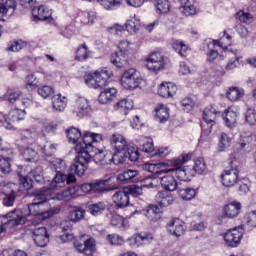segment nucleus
Returning a JSON list of instances; mask_svg holds the SVG:
<instances>
[{
    "label": "nucleus",
    "mask_w": 256,
    "mask_h": 256,
    "mask_svg": "<svg viewBox=\"0 0 256 256\" xmlns=\"http://www.w3.org/2000/svg\"><path fill=\"white\" fill-rule=\"evenodd\" d=\"M127 157H129L127 151H114L109 161H112L114 165H123L127 161Z\"/></svg>",
    "instance_id": "de8ad7c7"
},
{
    "label": "nucleus",
    "mask_w": 256,
    "mask_h": 256,
    "mask_svg": "<svg viewBox=\"0 0 256 256\" xmlns=\"http://www.w3.org/2000/svg\"><path fill=\"white\" fill-rule=\"evenodd\" d=\"M118 49V53H120V55L129 57V53H131V43L127 40H122L118 43Z\"/></svg>",
    "instance_id": "69168bd1"
},
{
    "label": "nucleus",
    "mask_w": 256,
    "mask_h": 256,
    "mask_svg": "<svg viewBox=\"0 0 256 256\" xmlns=\"http://www.w3.org/2000/svg\"><path fill=\"white\" fill-rule=\"evenodd\" d=\"M172 47L174 49V51H176V53H178V55H180V57H187L189 55V53L191 52V49L187 47V45L185 44V42L181 41V40H175L172 43Z\"/></svg>",
    "instance_id": "4c0bfd02"
},
{
    "label": "nucleus",
    "mask_w": 256,
    "mask_h": 256,
    "mask_svg": "<svg viewBox=\"0 0 256 256\" xmlns=\"http://www.w3.org/2000/svg\"><path fill=\"white\" fill-rule=\"evenodd\" d=\"M89 111H91V104L89 100L83 96H77L74 101L72 113L77 117H85Z\"/></svg>",
    "instance_id": "9b49d317"
},
{
    "label": "nucleus",
    "mask_w": 256,
    "mask_h": 256,
    "mask_svg": "<svg viewBox=\"0 0 256 256\" xmlns=\"http://www.w3.org/2000/svg\"><path fill=\"white\" fill-rule=\"evenodd\" d=\"M95 19H97V14L94 11L91 12H79L76 21L81 23L82 25H89V23H95Z\"/></svg>",
    "instance_id": "c9c22d12"
},
{
    "label": "nucleus",
    "mask_w": 256,
    "mask_h": 256,
    "mask_svg": "<svg viewBox=\"0 0 256 256\" xmlns=\"http://www.w3.org/2000/svg\"><path fill=\"white\" fill-rule=\"evenodd\" d=\"M146 61V67L149 71L157 73L158 71H163V69H165V57L161 52H152Z\"/></svg>",
    "instance_id": "1a4fd4ad"
},
{
    "label": "nucleus",
    "mask_w": 256,
    "mask_h": 256,
    "mask_svg": "<svg viewBox=\"0 0 256 256\" xmlns=\"http://www.w3.org/2000/svg\"><path fill=\"white\" fill-rule=\"evenodd\" d=\"M27 44L23 42L22 40L19 41H10L8 43V47L6 48V51H10L12 53H17V51H21L23 47H25Z\"/></svg>",
    "instance_id": "0e129e2a"
},
{
    "label": "nucleus",
    "mask_w": 256,
    "mask_h": 256,
    "mask_svg": "<svg viewBox=\"0 0 256 256\" xmlns=\"http://www.w3.org/2000/svg\"><path fill=\"white\" fill-rule=\"evenodd\" d=\"M103 141V136L99 133L85 132L83 135V141L76 145V151L80 153H91L95 150L93 144Z\"/></svg>",
    "instance_id": "423d86ee"
},
{
    "label": "nucleus",
    "mask_w": 256,
    "mask_h": 256,
    "mask_svg": "<svg viewBox=\"0 0 256 256\" xmlns=\"http://www.w3.org/2000/svg\"><path fill=\"white\" fill-rule=\"evenodd\" d=\"M75 249L83 255H93L95 253V239L89 238L84 242L77 240L74 243Z\"/></svg>",
    "instance_id": "2eb2a0df"
},
{
    "label": "nucleus",
    "mask_w": 256,
    "mask_h": 256,
    "mask_svg": "<svg viewBox=\"0 0 256 256\" xmlns=\"http://www.w3.org/2000/svg\"><path fill=\"white\" fill-rule=\"evenodd\" d=\"M253 139H255V136L253 135H241L240 140L236 144L237 149L243 150L245 147H248V145H251L253 143Z\"/></svg>",
    "instance_id": "4d7b16f0"
},
{
    "label": "nucleus",
    "mask_w": 256,
    "mask_h": 256,
    "mask_svg": "<svg viewBox=\"0 0 256 256\" xmlns=\"http://www.w3.org/2000/svg\"><path fill=\"white\" fill-rule=\"evenodd\" d=\"M89 155H91V161L93 160L96 165H109L105 151L99 150L96 147L92 152H89Z\"/></svg>",
    "instance_id": "2f4dec72"
},
{
    "label": "nucleus",
    "mask_w": 256,
    "mask_h": 256,
    "mask_svg": "<svg viewBox=\"0 0 256 256\" xmlns=\"http://www.w3.org/2000/svg\"><path fill=\"white\" fill-rule=\"evenodd\" d=\"M106 240L108 243H110V245L115 246L123 245L125 243V239L117 234H108L106 236Z\"/></svg>",
    "instance_id": "774afa93"
},
{
    "label": "nucleus",
    "mask_w": 256,
    "mask_h": 256,
    "mask_svg": "<svg viewBox=\"0 0 256 256\" xmlns=\"http://www.w3.org/2000/svg\"><path fill=\"white\" fill-rule=\"evenodd\" d=\"M95 75L98 89H103V87H107V85H109V79H111L113 76V72L107 68H104L101 71L97 70Z\"/></svg>",
    "instance_id": "6ab92c4d"
},
{
    "label": "nucleus",
    "mask_w": 256,
    "mask_h": 256,
    "mask_svg": "<svg viewBox=\"0 0 256 256\" xmlns=\"http://www.w3.org/2000/svg\"><path fill=\"white\" fill-rule=\"evenodd\" d=\"M141 81H143V78L135 68L126 70L121 77V85L124 89H137L141 85Z\"/></svg>",
    "instance_id": "6e6552de"
},
{
    "label": "nucleus",
    "mask_w": 256,
    "mask_h": 256,
    "mask_svg": "<svg viewBox=\"0 0 256 256\" xmlns=\"http://www.w3.org/2000/svg\"><path fill=\"white\" fill-rule=\"evenodd\" d=\"M52 192L53 188L35 190L34 200L27 205L25 210L27 217L33 215L34 217H39L42 221H45V203H47L49 199H53V196H51Z\"/></svg>",
    "instance_id": "f257e3e1"
},
{
    "label": "nucleus",
    "mask_w": 256,
    "mask_h": 256,
    "mask_svg": "<svg viewBox=\"0 0 256 256\" xmlns=\"http://www.w3.org/2000/svg\"><path fill=\"white\" fill-rule=\"evenodd\" d=\"M217 113H219L212 105L207 106L203 111V121L201 124L202 135L201 139L207 135H211L213 127L217 125L215 119H217Z\"/></svg>",
    "instance_id": "39448f33"
},
{
    "label": "nucleus",
    "mask_w": 256,
    "mask_h": 256,
    "mask_svg": "<svg viewBox=\"0 0 256 256\" xmlns=\"http://www.w3.org/2000/svg\"><path fill=\"white\" fill-rule=\"evenodd\" d=\"M20 135L21 141H31L30 143H32L39 137V128L31 126L30 128L22 129Z\"/></svg>",
    "instance_id": "c756f323"
},
{
    "label": "nucleus",
    "mask_w": 256,
    "mask_h": 256,
    "mask_svg": "<svg viewBox=\"0 0 256 256\" xmlns=\"http://www.w3.org/2000/svg\"><path fill=\"white\" fill-rule=\"evenodd\" d=\"M107 209V205H105V202H98L94 204H89L88 211L91 213V215H101L103 211Z\"/></svg>",
    "instance_id": "6e6d98bb"
},
{
    "label": "nucleus",
    "mask_w": 256,
    "mask_h": 256,
    "mask_svg": "<svg viewBox=\"0 0 256 256\" xmlns=\"http://www.w3.org/2000/svg\"><path fill=\"white\" fill-rule=\"evenodd\" d=\"M231 147V138L226 133H222L218 143L219 151H227Z\"/></svg>",
    "instance_id": "bf43d9fd"
},
{
    "label": "nucleus",
    "mask_w": 256,
    "mask_h": 256,
    "mask_svg": "<svg viewBox=\"0 0 256 256\" xmlns=\"http://www.w3.org/2000/svg\"><path fill=\"white\" fill-rule=\"evenodd\" d=\"M244 95L245 90L239 89L238 87H231L227 92V99H229V101H239Z\"/></svg>",
    "instance_id": "8fccbe9b"
},
{
    "label": "nucleus",
    "mask_w": 256,
    "mask_h": 256,
    "mask_svg": "<svg viewBox=\"0 0 256 256\" xmlns=\"http://www.w3.org/2000/svg\"><path fill=\"white\" fill-rule=\"evenodd\" d=\"M38 94L40 97H43V99H49V97H53L55 95V89L51 86H42L38 88Z\"/></svg>",
    "instance_id": "338daca9"
},
{
    "label": "nucleus",
    "mask_w": 256,
    "mask_h": 256,
    "mask_svg": "<svg viewBox=\"0 0 256 256\" xmlns=\"http://www.w3.org/2000/svg\"><path fill=\"white\" fill-rule=\"evenodd\" d=\"M145 217L155 223L163 217V209L157 205H150L145 211Z\"/></svg>",
    "instance_id": "bb28decb"
},
{
    "label": "nucleus",
    "mask_w": 256,
    "mask_h": 256,
    "mask_svg": "<svg viewBox=\"0 0 256 256\" xmlns=\"http://www.w3.org/2000/svg\"><path fill=\"white\" fill-rule=\"evenodd\" d=\"M66 135L68 137L69 143H72L73 145H75V143H77V141L81 139L82 134H81V130L75 127H71L66 130Z\"/></svg>",
    "instance_id": "603ef678"
},
{
    "label": "nucleus",
    "mask_w": 256,
    "mask_h": 256,
    "mask_svg": "<svg viewBox=\"0 0 256 256\" xmlns=\"http://www.w3.org/2000/svg\"><path fill=\"white\" fill-rule=\"evenodd\" d=\"M213 47H221L222 49H227L228 45H231V35L226 34L224 31L223 36L221 37L220 40H213L212 42Z\"/></svg>",
    "instance_id": "13d9d810"
},
{
    "label": "nucleus",
    "mask_w": 256,
    "mask_h": 256,
    "mask_svg": "<svg viewBox=\"0 0 256 256\" xmlns=\"http://www.w3.org/2000/svg\"><path fill=\"white\" fill-rule=\"evenodd\" d=\"M78 192L79 187L73 186L64 191L56 193L55 196H52V199H57L58 201H69L70 199H73V197H77Z\"/></svg>",
    "instance_id": "b1692460"
},
{
    "label": "nucleus",
    "mask_w": 256,
    "mask_h": 256,
    "mask_svg": "<svg viewBox=\"0 0 256 256\" xmlns=\"http://www.w3.org/2000/svg\"><path fill=\"white\" fill-rule=\"evenodd\" d=\"M112 201L118 209H125V207H129V192L125 190L116 191L112 195Z\"/></svg>",
    "instance_id": "f3484780"
},
{
    "label": "nucleus",
    "mask_w": 256,
    "mask_h": 256,
    "mask_svg": "<svg viewBox=\"0 0 256 256\" xmlns=\"http://www.w3.org/2000/svg\"><path fill=\"white\" fill-rule=\"evenodd\" d=\"M52 105L55 111H65V107H67V97L57 94L53 97Z\"/></svg>",
    "instance_id": "79ce46f5"
},
{
    "label": "nucleus",
    "mask_w": 256,
    "mask_h": 256,
    "mask_svg": "<svg viewBox=\"0 0 256 256\" xmlns=\"http://www.w3.org/2000/svg\"><path fill=\"white\" fill-rule=\"evenodd\" d=\"M140 147L144 153H153L155 151V147L153 146V139L144 138L140 140Z\"/></svg>",
    "instance_id": "052dcab7"
},
{
    "label": "nucleus",
    "mask_w": 256,
    "mask_h": 256,
    "mask_svg": "<svg viewBox=\"0 0 256 256\" xmlns=\"http://www.w3.org/2000/svg\"><path fill=\"white\" fill-rule=\"evenodd\" d=\"M53 13L44 5L32 9V16L36 21H49Z\"/></svg>",
    "instance_id": "412c9836"
},
{
    "label": "nucleus",
    "mask_w": 256,
    "mask_h": 256,
    "mask_svg": "<svg viewBox=\"0 0 256 256\" xmlns=\"http://www.w3.org/2000/svg\"><path fill=\"white\" fill-rule=\"evenodd\" d=\"M110 146L113 151H127L130 161H139V150L135 147H129L125 136L114 133L110 137Z\"/></svg>",
    "instance_id": "7ed1b4c3"
},
{
    "label": "nucleus",
    "mask_w": 256,
    "mask_h": 256,
    "mask_svg": "<svg viewBox=\"0 0 256 256\" xmlns=\"http://www.w3.org/2000/svg\"><path fill=\"white\" fill-rule=\"evenodd\" d=\"M22 157L26 163H35L39 159V154L33 148H24L22 150Z\"/></svg>",
    "instance_id": "c03bdc74"
},
{
    "label": "nucleus",
    "mask_w": 256,
    "mask_h": 256,
    "mask_svg": "<svg viewBox=\"0 0 256 256\" xmlns=\"http://www.w3.org/2000/svg\"><path fill=\"white\" fill-rule=\"evenodd\" d=\"M17 9V1L1 0L0 1V17H11Z\"/></svg>",
    "instance_id": "aec40b11"
},
{
    "label": "nucleus",
    "mask_w": 256,
    "mask_h": 256,
    "mask_svg": "<svg viewBox=\"0 0 256 256\" xmlns=\"http://www.w3.org/2000/svg\"><path fill=\"white\" fill-rule=\"evenodd\" d=\"M27 212L21 209H14L4 216H0V225L4 229L8 227H17V225H23L27 221Z\"/></svg>",
    "instance_id": "20e7f679"
},
{
    "label": "nucleus",
    "mask_w": 256,
    "mask_h": 256,
    "mask_svg": "<svg viewBox=\"0 0 256 256\" xmlns=\"http://www.w3.org/2000/svg\"><path fill=\"white\" fill-rule=\"evenodd\" d=\"M191 160V155L182 154L177 158L168 161L169 166L166 168V173H171L174 177H177L180 181H189L195 174L191 173V168L183 167L185 163Z\"/></svg>",
    "instance_id": "f03ea898"
},
{
    "label": "nucleus",
    "mask_w": 256,
    "mask_h": 256,
    "mask_svg": "<svg viewBox=\"0 0 256 256\" xmlns=\"http://www.w3.org/2000/svg\"><path fill=\"white\" fill-rule=\"evenodd\" d=\"M155 119L159 121V123H165L169 120V108L164 104H158L155 107Z\"/></svg>",
    "instance_id": "f704fd0d"
},
{
    "label": "nucleus",
    "mask_w": 256,
    "mask_h": 256,
    "mask_svg": "<svg viewBox=\"0 0 256 256\" xmlns=\"http://www.w3.org/2000/svg\"><path fill=\"white\" fill-rule=\"evenodd\" d=\"M118 181H139V171L137 170H125L123 173L119 174L117 177Z\"/></svg>",
    "instance_id": "e433bc0d"
},
{
    "label": "nucleus",
    "mask_w": 256,
    "mask_h": 256,
    "mask_svg": "<svg viewBox=\"0 0 256 256\" xmlns=\"http://www.w3.org/2000/svg\"><path fill=\"white\" fill-rule=\"evenodd\" d=\"M15 199H17V191L12 190L10 193L4 194L2 205L4 207H13L15 205Z\"/></svg>",
    "instance_id": "5fc2aeb1"
},
{
    "label": "nucleus",
    "mask_w": 256,
    "mask_h": 256,
    "mask_svg": "<svg viewBox=\"0 0 256 256\" xmlns=\"http://www.w3.org/2000/svg\"><path fill=\"white\" fill-rule=\"evenodd\" d=\"M170 235L174 237H181L185 235V222L179 218H173L166 226Z\"/></svg>",
    "instance_id": "ddd939ff"
},
{
    "label": "nucleus",
    "mask_w": 256,
    "mask_h": 256,
    "mask_svg": "<svg viewBox=\"0 0 256 256\" xmlns=\"http://www.w3.org/2000/svg\"><path fill=\"white\" fill-rule=\"evenodd\" d=\"M223 238L228 247H237L240 245L241 239H243V229H230L223 235Z\"/></svg>",
    "instance_id": "f8f14e48"
},
{
    "label": "nucleus",
    "mask_w": 256,
    "mask_h": 256,
    "mask_svg": "<svg viewBox=\"0 0 256 256\" xmlns=\"http://www.w3.org/2000/svg\"><path fill=\"white\" fill-rule=\"evenodd\" d=\"M115 97H117V90L115 88H106L99 94L98 101L101 105H107Z\"/></svg>",
    "instance_id": "c85d7f7f"
},
{
    "label": "nucleus",
    "mask_w": 256,
    "mask_h": 256,
    "mask_svg": "<svg viewBox=\"0 0 256 256\" xmlns=\"http://www.w3.org/2000/svg\"><path fill=\"white\" fill-rule=\"evenodd\" d=\"M157 199L161 207H169V205H173V196L167 194V192H158Z\"/></svg>",
    "instance_id": "3c124183"
},
{
    "label": "nucleus",
    "mask_w": 256,
    "mask_h": 256,
    "mask_svg": "<svg viewBox=\"0 0 256 256\" xmlns=\"http://www.w3.org/2000/svg\"><path fill=\"white\" fill-rule=\"evenodd\" d=\"M239 117V112L237 111V108L235 107H229L224 112V125L228 127L229 129H233L235 125H237V118Z\"/></svg>",
    "instance_id": "a211bd4d"
},
{
    "label": "nucleus",
    "mask_w": 256,
    "mask_h": 256,
    "mask_svg": "<svg viewBox=\"0 0 256 256\" xmlns=\"http://www.w3.org/2000/svg\"><path fill=\"white\" fill-rule=\"evenodd\" d=\"M153 187H154L153 180L148 178L144 181V183L141 186L137 184L129 186L128 192L133 197H139V195H143V188L153 189Z\"/></svg>",
    "instance_id": "5701e85b"
},
{
    "label": "nucleus",
    "mask_w": 256,
    "mask_h": 256,
    "mask_svg": "<svg viewBox=\"0 0 256 256\" xmlns=\"http://www.w3.org/2000/svg\"><path fill=\"white\" fill-rule=\"evenodd\" d=\"M125 27L128 33H137L141 29V20L134 16L127 20Z\"/></svg>",
    "instance_id": "49530a36"
},
{
    "label": "nucleus",
    "mask_w": 256,
    "mask_h": 256,
    "mask_svg": "<svg viewBox=\"0 0 256 256\" xmlns=\"http://www.w3.org/2000/svg\"><path fill=\"white\" fill-rule=\"evenodd\" d=\"M23 119H25V110L13 109L9 112L8 116H4L1 123L5 129L12 131V129H15V125H13V123L23 121Z\"/></svg>",
    "instance_id": "9d476101"
},
{
    "label": "nucleus",
    "mask_w": 256,
    "mask_h": 256,
    "mask_svg": "<svg viewBox=\"0 0 256 256\" xmlns=\"http://www.w3.org/2000/svg\"><path fill=\"white\" fill-rule=\"evenodd\" d=\"M129 56L121 55V52H116L111 55V63L114 67L121 69L127 65V59Z\"/></svg>",
    "instance_id": "ea45409f"
},
{
    "label": "nucleus",
    "mask_w": 256,
    "mask_h": 256,
    "mask_svg": "<svg viewBox=\"0 0 256 256\" xmlns=\"http://www.w3.org/2000/svg\"><path fill=\"white\" fill-rule=\"evenodd\" d=\"M161 186L163 187V189H165L166 191H177V180H175V176L172 175H166L164 177L161 178Z\"/></svg>",
    "instance_id": "72a5a7b5"
},
{
    "label": "nucleus",
    "mask_w": 256,
    "mask_h": 256,
    "mask_svg": "<svg viewBox=\"0 0 256 256\" xmlns=\"http://www.w3.org/2000/svg\"><path fill=\"white\" fill-rule=\"evenodd\" d=\"M49 168L55 173H61L65 172V169H67V164L65 163V160L61 158H53L49 162Z\"/></svg>",
    "instance_id": "58836bf2"
},
{
    "label": "nucleus",
    "mask_w": 256,
    "mask_h": 256,
    "mask_svg": "<svg viewBox=\"0 0 256 256\" xmlns=\"http://www.w3.org/2000/svg\"><path fill=\"white\" fill-rule=\"evenodd\" d=\"M91 163V154L87 152H78V156L74 159V163L70 166V170L78 177H83L85 171L89 169Z\"/></svg>",
    "instance_id": "0eeeda50"
},
{
    "label": "nucleus",
    "mask_w": 256,
    "mask_h": 256,
    "mask_svg": "<svg viewBox=\"0 0 256 256\" xmlns=\"http://www.w3.org/2000/svg\"><path fill=\"white\" fill-rule=\"evenodd\" d=\"M221 179L224 187H234L237 181H239V170L237 168L225 170L221 175Z\"/></svg>",
    "instance_id": "4468645a"
},
{
    "label": "nucleus",
    "mask_w": 256,
    "mask_h": 256,
    "mask_svg": "<svg viewBox=\"0 0 256 256\" xmlns=\"http://www.w3.org/2000/svg\"><path fill=\"white\" fill-rule=\"evenodd\" d=\"M241 213V204L239 202H231L224 207V214L229 219L237 217Z\"/></svg>",
    "instance_id": "473e14b6"
},
{
    "label": "nucleus",
    "mask_w": 256,
    "mask_h": 256,
    "mask_svg": "<svg viewBox=\"0 0 256 256\" xmlns=\"http://www.w3.org/2000/svg\"><path fill=\"white\" fill-rule=\"evenodd\" d=\"M153 239L151 234L140 233L128 239V245L132 248L139 247L143 243H149Z\"/></svg>",
    "instance_id": "393cba45"
},
{
    "label": "nucleus",
    "mask_w": 256,
    "mask_h": 256,
    "mask_svg": "<svg viewBox=\"0 0 256 256\" xmlns=\"http://www.w3.org/2000/svg\"><path fill=\"white\" fill-rule=\"evenodd\" d=\"M167 167H169V163H157L150 164L146 163L142 166L143 171H147L148 173H152L153 175H161V173H167Z\"/></svg>",
    "instance_id": "4be33fe9"
},
{
    "label": "nucleus",
    "mask_w": 256,
    "mask_h": 256,
    "mask_svg": "<svg viewBox=\"0 0 256 256\" xmlns=\"http://www.w3.org/2000/svg\"><path fill=\"white\" fill-rule=\"evenodd\" d=\"M33 240L38 247H46L49 243V234L47 228L38 227L33 230Z\"/></svg>",
    "instance_id": "dca6fc26"
},
{
    "label": "nucleus",
    "mask_w": 256,
    "mask_h": 256,
    "mask_svg": "<svg viewBox=\"0 0 256 256\" xmlns=\"http://www.w3.org/2000/svg\"><path fill=\"white\" fill-rule=\"evenodd\" d=\"M53 181L56 185H71L77 181V178L74 174L66 175L65 172H56Z\"/></svg>",
    "instance_id": "cd10ccee"
},
{
    "label": "nucleus",
    "mask_w": 256,
    "mask_h": 256,
    "mask_svg": "<svg viewBox=\"0 0 256 256\" xmlns=\"http://www.w3.org/2000/svg\"><path fill=\"white\" fill-rule=\"evenodd\" d=\"M99 3L104 9L107 11L111 9H116V7H119L121 3H123V0H99Z\"/></svg>",
    "instance_id": "680f3d73"
},
{
    "label": "nucleus",
    "mask_w": 256,
    "mask_h": 256,
    "mask_svg": "<svg viewBox=\"0 0 256 256\" xmlns=\"http://www.w3.org/2000/svg\"><path fill=\"white\" fill-rule=\"evenodd\" d=\"M20 185L29 191L33 187V179L30 175L23 173V171L18 172Z\"/></svg>",
    "instance_id": "864d4df0"
},
{
    "label": "nucleus",
    "mask_w": 256,
    "mask_h": 256,
    "mask_svg": "<svg viewBox=\"0 0 256 256\" xmlns=\"http://www.w3.org/2000/svg\"><path fill=\"white\" fill-rule=\"evenodd\" d=\"M91 57H93V51L89 50L86 43L81 44L77 48L75 61H87V59H91Z\"/></svg>",
    "instance_id": "7c9ffc66"
},
{
    "label": "nucleus",
    "mask_w": 256,
    "mask_h": 256,
    "mask_svg": "<svg viewBox=\"0 0 256 256\" xmlns=\"http://www.w3.org/2000/svg\"><path fill=\"white\" fill-rule=\"evenodd\" d=\"M179 3L182 5V13L184 15L189 16V15H195L197 13V9L195 8V0H178Z\"/></svg>",
    "instance_id": "a19ab883"
},
{
    "label": "nucleus",
    "mask_w": 256,
    "mask_h": 256,
    "mask_svg": "<svg viewBox=\"0 0 256 256\" xmlns=\"http://www.w3.org/2000/svg\"><path fill=\"white\" fill-rule=\"evenodd\" d=\"M115 109L120 113H123V115H127V113L133 109V101L122 99L116 103Z\"/></svg>",
    "instance_id": "37998d69"
},
{
    "label": "nucleus",
    "mask_w": 256,
    "mask_h": 256,
    "mask_svg": "<svg viewBox=\"0 0 256 256\" xmlns=\"http://www.w3.org/2000/svg\"><path fill=\"white\" fill-rule=\"evenodd\" d=\"M83 217H85V209L79 207L72 208L68 215V219H70L72 223L81 221Z\"/></svg>",
    "instance_id": "a18cd8bd"
},
{
    "label": "nucleus",
    "mask_w": 256,
    "mask_h": 256,
    "mask_svg": "<svg viewBox=\"0 0 256 256\" xmlns=\"http://www.w3.org/2000/svg\"><path fill=\"white\" fill-rule=\"evenodd\" d=\"M193 171L195 173H198V175L205 173V171H207V164H205V159H203L201 157L197 158L195 160Z\"/></svg>",
    "instance_id": "e2e57ef3"
},
{
    "label": "nucleus",
    "mask_w": 256,
    "mask_h": 256,
    "mask_svg": "<svg viewBox=\"0 0 256 256\" xmlns=\"http://www.w3.org/2000/svg\"><path fill=\"white\" fill-rule=\"evenodd\" d=\"M177 93V86L173 83H162L158 88V95L164 99L173 97Z\"/></svg>",
    "instance_id": "a878e982"
},
{
    "label": "nucleus",
    "mask_w": 256,
    "mask_h": 256,
    "mask_svg": "<svg viewBox=\"0 0 256 256\" xmlns=\"http://www.w3.org/2000/svg\"><path fill=\"white\" fill-rule=\"evenodd\" d=\"M178 195L184 201H191V199H195L197 192L193 188H178Z\"/></svg>",
    "instance_id": "09e8293b"
}]
</instances>
